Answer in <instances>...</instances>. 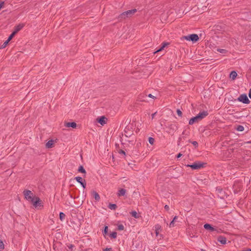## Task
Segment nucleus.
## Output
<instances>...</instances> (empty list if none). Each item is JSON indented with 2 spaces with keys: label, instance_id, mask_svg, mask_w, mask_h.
<instances>
[{
  "label": "nucleus",
  "instance_id": "1",
  "mask_svg": "<svg viewBox=\"0 0 251 251\" xmlns=\"http://www.w3.org/2000/svg\"><path fill=\"white\" fill-rule=\"evenodd\" d=\"M33 205L35 208H38V209H41L43 207V205L42 203V201L40 199L37 197H35L33 199V201H30Z\"/></svg>",
  "mask_w": 251,
  "mask_h": 251
},
{
  "label": "nucleus",
  "instance_id": "2",
  "mask_svg": "<svg viewBox=\"0 0 251 251\" xmlns=\"http://www.w3.org/2000/svg\"><path fill=\"white\" fill-rule=\"evenodd\" d=\"M25 199L29 201H33L35 195L30 190H25L23 192Z\"/></svg>",
  "mask_w": 251,
  "mask_h": 251
},
{
  "label": "nucleus",
  "instance_id": "3",
  "mask_svg": "<svg viewBox=\"0 0 251 251\" xmlns=\"http://www.w3.org/2000/svg\"><path fill=\"white\" fill-rule=\"evenodd\" d=\"M136 12V9H132L128 10L122 13L120 16L119 18L121 19H126V17H130L133 15Z\"/></svg>",
  "mask_w": 251,
  "mask_h": 251
},
{
  "label": "nucleus",
  "instance_id": "4",
  "mask_svg": "<svg viewBox=\"0 0 251 251\" xmlns=\"http://www.w3.org/2000/svg\"><path fill=\"white\" fill-rule=\"evenodd\" d=\"M183 38L187 41H192V42H196L199 39L198 35L196 34H192L187 36L183 37Z\"/></svg>",
  "mask_w": 251,
  "mask_h": 251
},
{
  "label": "nucleus",
  "instance_id": "5",
  "mask_svg": "<svg viewBox=\"0 0 251 251\" xmlns=\"http://www.w3.org/2000/svg\"><path fill=\"white\" fill-rule=\"evenodd\" d=\"M204 164V163H201L200 162H196L192 165H188L187 167H190L193 170H199L203 168Z\"/></svg>",
  "mask_w": 251,
  "mask_h": 251
},
{
  "label": "nucleus",
  "instance_id": "6",
  "mask_svg": "<svg viewBox=\"0 0 251 251\" xmlns=\"http://www.w3.org/2000/svg\"><path fill=\"white\" fill-rule=\"evenodd\" d=\"M24 27L23 24H20L16 26L15 27L14 31L12 32V33L9 36V41L12 40V39L14 37V36L17 34V33L20 31L23 27Z\"/></svg>",
  "mask_w": 251,
  "mask_h": 251
},
{
  "label": "nucleus",
  "instance_id": "7",
  "mask_svg": "<svg viewBox=\"0 0 251 251\" xmlns=\"http://www.w3.org/2000/svg\"><path fill=\"white\" fill-rule=\"evenodd\" d=\"M208 113L207 111H204L200 113L197 116L194 117L197 123L201 121L202 119L208 115Z\"/></svg>",
  "mask_w": 251,
  "mask_h": 251
},
{
  "label": "nucleus",
  "instance_id": "8",
  "mask_svg": "<svg viewBox=\"0 0 251 251\" xmlns=\"http://www.w3.org/2000/svg\"><path fill=\"white\" fill-rule=\"evenodd\" d=\"M208 113L207 111H204L200 113L197 116L194 117L197 123L201 121L202 119L208 115Z\"/></svg>",
  "mask_w": 251,
  "mask_h": 251
},
{
  "label": "nucleus",
  "instance_id": "9",
  "mask_svg": "<svg viewBox=\"0 0 251 251\" xmlns=\"http://www.w3.org/2000/svg\"><path fill=\"white\" fill-rule=\"evenodd\" d=\"M238 100L239 101L247 104L249 103L250 101L247 96L246 94H242L241 95H240L239 97L238 98Z\"/></svg>",
  "mask_w": 251,
  "mask_h": 251
},
{
  "label": "nucleus",
  "instance_id": "10",
  "mask_svg": "<svg viewBox=\"0 0 251 251\" xmlns=\"http://www.w3.org/2000/svg\"><path fill=\"white\" fill-rule=\"evenodd\" d=\"M96 121L100 123L102 126H104L107 123V119L105 116H101L98 117Z\"/></svg>",
  "mask_w": 251,
  "mask_h": 251
},
{
  "label": "nucleus",
  "instance_id": "11",
  "mask_svg": "<svg viewBox=\"0 0 251 251\" xmlns=\"http://www.w3.org/2000/svg\"><path fill=\"white\" fill-rule=\"evenodd\" d=\"M126 193V190L123 188H119L117 193V196L119 197L124 196Z\"/></svg>",
  "mask_w": 251,
  "mask_h": 251
},
{
  "label": "nucleus",
  "instance_id": "12",
  "mask_svg": "<svg viewBox=\"0 0 251 251\" xmlns=\"http://www.w3.org/2000/svg\"><path fill=\"white\" fill-rule=\"evenodd\" d=\"M55 141L53 140H49L46 144V148L47 149L52 148L54 146Z\"/></svg>",
  "mask_w": 251,
  "mask_h": 251
},
{
  "label": "nucleus",
  "instance_id": "13",
  "mask_svg": "<svg viewBox=\"0 0 251 251\" xmlns=\"http://www.w3.org/2000/svg\"><path fill=\"white\" fill-rule=\"evenodd\" d=\"M65 126L67 127H71L73 128H75L77 125L75 122H66L65 123Z\"/></svg>",
  "mask_w": 251,
  "mask_h": 251
},
{
  "label": "nucleus",
  "instance_id": "14",
  "mask_svg": "<svg viewBox=\"0 0 251 251\" xmlns=\"http://www.w3.org/2000/svg\"><path fill=\"white\" fill-rule=\"evenodd\" d=\"M218 241L222 244L225 245L226 244V239L223 236H219L217 238Z\"/></svg>",
  "mask_w": 251,
  "mask_h": 251
},
{
  "label": "nucleus",
  "instance_id": "15",
  "mask_svg": "<svg viewBox=\"0 0 251 251\" xmlns=\"http://www.w3.org/2000/svg\"><path fill=\"white\" fill-rule=\"evenodd\" d=\"M75 179L78 182L81 184L84 188L86 187V183L82 182L83 178L82 177L77 176L75 177Z\"/></svg>",
  "mask_w": 251,
  "mask_h": 251
},
{
  "label": "nucleus",
  "instance_id": "16",
  "mask_svg": "<svg viewBox=\"0 0 251 251\" xmlns=\"http://www.w3.org/2000/svg\"><path fill=\"white\" fill-rule=\"evenodd\" d=\"M91 194L96 201H99L100 200V197L97 192L93 191L91 192Z\"/></svg>",
  "mask_w": 251,
  "mask_h": 251
},
{
  "label": "nucleus",
  "instance_id": "17",
  "mask_svg": "<svg viewBox=\"0 0 251 251\" xmlns=\"http://www.w3.org/2000/svg\"><path fill=\"white\" fill-rule=\"evenodd\" d=\"M204 227L207 230H210L211 231H214L215 229L211 226L210 225L206 224L204 225Z\"/></svg>",
  "mask_w": 251,
  "mask_h": 251
},
{
  "label": "nucleus",
  "instance_id": "18",
  "mask_svg": "<svg viewBox=\"0 0 251 251\" xmlns=\"http://www.w3.org/2000/svg\"><path fill=\"white\" fill-rule=\"evenodd\" d=\"M237 76V73L235 71H232L230 74V78L234 80Z\"/></svg>",
  "mask_w": 251,
  "mask_h": 251
},
{
  "label": "nucleus",
  "instance_id": "19",
  "mask_svg": "<svg viewBox=\"0 0 251 251\" xmlns=\"http://www.w3.org/2000/svg\"><path fill=\"white\" fill-rule=\"evenodd\" d=\"M155 234L156 236H158L159 234V230L161 229V226L159 225H157L155 226Z\"/></svg>",
  "mask_w": 251,
  "mask_h": 251
},
{
  "label": "nucleus",
  "instance_id": "20",
  "mask_svg": "<svg viewBox=\"0 0 251 251\" xmlns=\"http://www.w3.org/2000/svg\"><path fill=\"white\" fill-rule=\"evenodd\" d=\"M168 45V43H164L162 45V46L161 47V48L158 50H156V51L154 52V53H156L158 52H159L160 51H161L162 50H163L166 46H167Z\"/></svg>",
  "mask_w": 251,
  "mask_h": 251
},
{
  "label": "nucleus",
  "instance_id": "21",
  "mask_svg": "<svg viewBox=\"0 0 251 251\" xmlns=\"http://www.w3.org/2000/svg\"><path fill=\"white\" fill-rule=\"evenodd\" d=\"M59 218L61 221H64L65 218V215L63 212H60L59 214Z\"/></svg>",
  "mask_w": 251,
  "mask_h": 251
},
{
  "label": "nucleus",
  "instance_id": "22",
  "mask_svg": "<svg viewBox=\"0 0 251 251\" xmlns=\"http://www.w3.org/2000/svg\"><path fill=\"white\" fill-rule=\"evenodd\" d=\"M117 205L115 204H110L109 205V208L110 209H113V210H115L117 208Z\"/></svg>",
  "mask_w": 251,
  "mask_h": 251
},
{
  "label": "nucleus",
  "instance_id": "23",
  "mask_svg": "<svg viewBox=\"0 0 251 251\" xmlns=\"http://www.w3.org/2000/svg\"><path fill=\"white\" fill-rule=\"evenodd\" d=\"M197 123V122H196V120H195V118H194V117H193V118H191V119L190 120L189 122V124L190 125H192L194 124V123Z\"/></svg>",
  "mask_w": 251,
  "mask_h": 251
},
{
  "label": "nucleus",
  "instance_id": "24",
  "mask_svg": "<svg viewBox=\"0 0 251 251\" xmlns=\"http://www.w3.org/2000/svg\"><path fill=\"white\" fill-rule=\"evenodd\" d=\"M10 41H9V38L1 46V48H4L6 47V46L8 44Z\"/></svg>",
  "mask_w": 251,
  "mask_h": 251
},
{
  "label": "nucleus",
  "instance_id": "25",
  "mask_svg": "<svg viewBox=\"0 0 251 251\" xmlns=\"http://www.w3.org/2000/svg\"><path fill=\"white\" fill-rule=\"evenodd\" d=\"M131 214L133 217L135 218H139V216L137 215V213L136 211H132Z\"/></svg>",
  "mask_w": 251,
  "mask_h": 251
},
{
  "label": "nucleus",
  "instance_id": "26",
  "mask_svg": "<svg viewBox=\"0 0 251 251\" xmlns=\"http://www.w3.org/2000/svg\"><path fill=\"white\" fill-rule=\"evenodd\" d=\"M236 129L239 131H243L244 130V127L242 126H238Z\"/></svg>",
  "mask_w": 251,
  "mask_h": 251
},
{
  "label": "nucleus",
  "instance_id": "27",
  "mask_svg": "<svg viewBox=\"0 0 251 251\" xmlns=\"http://www.w3.org/2000/svg\"><path fill=\"white\" fill-rule=\"evenodd\" d=\"M117 234L116 232H113L110 234V236L112 238H116L117 237Z\"/></svg>",
  "mask_w": 251,
  "mask_h": 251
},
{
  "label": "nucleus",
  "instance_id": "28",
  "mask_svg": "<svg viewBox=\"0 0 251 251\" xmlns=\"http://www.w3.org/2000/svg\"><path fill=\"white\" fill-rule=\"evenodd\" d=\"M149 142L151 145H153L154 143V139L152 137H149Z\"/></svg>",
  "mask_w": 251,
  "mask_h": 251
},
{
  "label": "nucleus",
  "instance_id": "29",
  "mask_svg": "<svg viewBox=\"0 0 251 251\" xmlns=\"http://www.w3.org/2000/svg\"><path fill=\"white\" fill-rule=\"evenodd\" d=\"M78 171H79V172H80L82 173H84V174L86 173V171L82 166L79 167Z\"/></svg>",
  "mask_w": 251,
  "mask_h": 251
},
{
  "label": "nucleus",
  "instance_id": "30",
  "mask_svg": "<svg viewBox=\"0 0 251 251\" xmlns=\"http://www.w3.org/2000/svg\"><path fill=\"white\" fill-rule=\"evenodd\" d=\"M217 51L221 53H226L227 52L225 49H218Z\"/></svg>",
  "mask_w": 251,
  "mask_h": 251
},
{
  "label": "nucleus",
  "instance_id": "31",
  "mask_svg": "<svg viewBox=\"0 0 251 251\" xmlns=\"http://www.w3.org/2000/svg\"><path fill=\"white\" fill-rule=\"evenodd\" d=\"M4 246L3 242L0 239V249L3 250L4 249Z\"/></svg>",
  "mask_w": 251,
  "mask_h": 251
},
{
  "label": "nucleus",
  "instance_id": "32",
  "mask_svg": "<svg viewBox=\"0 0 251 251\" xmlns=\"http://www.w3.org/2000/svg\"><path fill=\"white\" fill-rule=\"evenodd\" d=\"M108 229V226H105V227H104V231H103V234H104V236L107 233Z\"/></svg>",
  "mask_w": 251,
  "mask_h": 251
},
{
  "label": "nucleus",
  "instance_id": "33",
  "mask_svg": "<svg viewBox=\"0 0 251 251\" xmlns=\"http://www.w3.org/2000/svg\"><path fill=\"white\" fill-rule=\"evenodd\" d=\"M177 114L179 116H181L182 115V112L179 110L177 109L176 111Z\"/></svg>",
  "mask_w": 251,
  "mask_h": 251
},
{
  "label": "nucleus",
  "instance_id": "34",
  "mask_svg": "<svg viewBox=\"0 0 251 251\" xmlns=\"http://www.w3.org/2000/svg\"><path fill=\"white\" fill-rule=\"evenodd\" d=\"M124 226L123 225H120L118 226V229L119 230H124Z\"/></svg>",
  "mask_w": 251,
  "mask_h": 251
},
{
  "label": "nucleus",
  "instance_id": "35",
  "mask_svg": "<svg viewBox=\"0 0 251 251\" xmlns=\"http://www.w3.org/2000/svg\"><path fill=\"white\" fill-rule=\"evenodd\" d=\"M175 226V221L173 220L170 224V227H174Z\"/></svg>",
  "mask_w": 251,
  "mask_h": 251
},
{
  "label": "nucleus",
  "instance_id": "36",
  "mask_svg": "<svg viewBox=\"0 0 251 251\" xmlns=\"http://www.w3.org/2000/svg\"><path fill=\"white\" fill-rule=\"evenodd\" d=\"M192 144H193L194 146H195V147H197V146H198V144L197 142H196V141H193V142H192Z\"/></svg>",
  "mask_w": 251,
  "mask_h": 251
},
{
  "label": "nucleus",
  "instance_id": "37",
  "mask_svg": "<svg viewBox=\"0 0 251 251\" xmlns=\"http://www.w3.org/2000/svg\"><path fill=\"white\" fill-rule=\"evenodd\" d=\"M181 156H182V154H181V153H178V154H177V158H179V157H180Z\"/></svg>",
  "mask_w": 251,
  "mask_h": 251
},
{
  "label": "nucleus",
  "instance_id": "38",
  "mask_svg": "<svg viewBox=\"0 0 251 251\" xmlns=\"http://www.w3.org/2000/svg\"><path fill=\"white\" fill-rule=\"evenodd\" d=\"M149 97L150 98H155L153 95H152L151 94H149Z\"/></svg>",
  "mask_w": 251,
  "mask_h": 251
},
{
  "label": "nucleus",
  "instance_id": "39",
  "mask_svg": "<svg viewBox=\"0 0 251 251\" xmlns=\"http://www.w3.org/2000/svg\"><path fill=\"white\" fill-rule=\"evenodd\" d=\"M249 96L250 98H251V89L250 90V92H249Z\"/></svg>",
  "mask_w": 251,
  "mask_h": 251
},
{
  "label": "nucleus",
  "instance_id": "40",
  "mask_svg": "<svg viewBox=\"0 0 251 251\" xmlns=\"http://www.w3.org/2000/svg\"><path fill=\"white\" fill-rule=\"evenodd\" d=\"M155 114H156V112H155L154 113H153V114H152L151 115V118H152V119H153V118H154V116H155Z\"/></svg>",
  "mask_w": 251,
  "mask_h": 251
},
{
  "label": "nucleus",
  "instance_id": "41",
  "mask_svg": "<svg viewBox=\"0 0 251 251\" xmlns=\"http://www.w3.org/2000/svg\"><path fill=\"white\" fill-rule=\"evenodd\" d=\"M104 251H111V249L106 248L104 250Z\"/></svg>",
  "mask_w": 251,
  "mask_h": 251
},
{
  "label": "nucleus",
  "instance_id": "42",
  "mask_svg": "<svg viewBox=\"0 0 251 251\" xmlns=\"http://www.w3.org/2000/svg\"><path fill=\"white\" fill-rule=\"evenodd\" d=\"M165 208L166 209H167V210H168V209H169V206H168V205H166L165 206Z\"/></svg>",
  "mask_w": 251,
  "mask_h": 251
},
{
  "label": "nucleus",
  "instance_id": "43",
  "mask_svg": "<svg viewBox=\"0 0 251 251\" xmlns=\"http://www.w3.org/2000/svg\"><path fill=\"white\" fill-rule=\"evenodd\" d=\"M121 152L122 153H123L124 154H125V152L124 151H122H122H121Z\"/></svg>",
  "mask_w": 251,
  "mask_h": 251
},
{
  "label": "nucleus",
  "instance_id": "44",
  "mask_svg": "<svg viewBox=\"0 0 251 251\" xmlns=\"http://www.w3.org/2000/svg\"><path fill=\"white\" fill-rule=\"evenodd\" d=\"M251 251V249H247L246 250H244V251Z\"/></svg>",
  "mask_w": 251,
  "mask_h": 251
},
{
  "label": "nucleus",
  "instance_id": "45",
  "mask_svg": "<svg viewBox=\"0 0 251 251\" xmlns=\"http://www.w3.org/2000/svg\"><path fill=\"white\" fill-rule=\"evenodd\" d=\"M177 218V217L176 216H175V217H174V218L173 220H174V221H175L176 220Z\"/></svg>",
  "mask_w": 251,
  "mask_h": 251
}]
</instances>
